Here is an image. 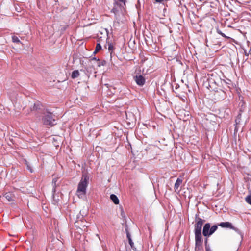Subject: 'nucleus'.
I'll return each instance as SVG.
<instances>
[{"instance_id": "27", "label": "nucleus", "mask_w": 251, "mask_h": 251, "mask_svg": "<svg viewBox=\"0 0 251 251\" xmlns=\"http://www.w3.org/2000/svg\"><path fill=\"white\" fill-rule=\"evenodd\" d=\"M121 215H122V216H124V211H123V209H122V211H121Z\"/></svg>"}, {"instance_id": "11", "label": "nucleus", "mask_w": 251, "mask_h": 251, "mask_svg": "<svg viewBox=\"0 0 251 251\" xmlns=\"http://www.w3.org/2000/svg\"><path fill=\"white\" fill-rule=\"evenodd\" d=\"M182 181L183 180L181 178H178L177 179L174 186V189L175 190V191L178 189L180 185L182 184Z\"/></svg>"}, {"instance_id": "6", "label": "nucleus", "mask_w": 251, "mask_h": 251, "mask_svg": "<svg viewBox=\"0 0 251 251\" xmlns=\"http://www.w3.org/2000/svg\"><path fill=\"white\" fill-rule=\"evenodd\" d=\"M218 226L223 228H229L236 231H239V229L237 228L234 227L232 224L228 222H221L218 224Z\"/></svg>"}, {"instance_id": "4", "label": "nucleus", "mask_w": 251, "mask_h": 251, "mask_svg": "<svg viewBox=\"0 0 251 251\" xmlns=\"http://www.w3.org/2000/svg\"><path fill=\"white\" fill-rule=\"evenodd\" d=\"M195 235V251H202L203 250V239L202 232H194Z\"/></svg>"}, {"instance_id": "21", "label": "nucleus", "mask_w": 251, "mask_h": 251, "mask_svg": "<svg viewBox=\"0 0 251 251\" xmlns=\"http://www.w3.org/2000/svg\"><path fill=\"white\" fill-rule=\"evenodd\" d=\"M240 100V102L239 103V105L240 106H241V107L242 108V107H243V106L244 104H245V103H244V102L243 101V100Z\"/></svg>"}, {"instance_id": "26", "label": "nucleus", "mask_w": 251, "mask_h": 251, "mask_svg": "<svg viewBox=\"0 0 251 251\" xmlns=\"http://www.w3.org/2000/svg\"><path fill=\"white\" fill-rule=\"evenodd\" d=\"M114 13H115V17H116V19L117 20H118V19L117 18V13L114 12Z\"/></svg>"}, {"instance_id": "20", "label": "nucleus", "mask_w": 251, "mask_h": 251, "mask_svg": "<svg viewBox=\"0 0 251 251\" xmlns=\"http://www.w3.org/2000/svg\"><path fill=\"white\" fill-rule=\"evenodd\" d=\"M208 237H205V239H204V245L207 249V247H208V246H209V245L208 244Z\"/></svg>"}, {"instance_id": "34", "label": "nucleus", "mask_w": 251, "mask_h": 251, "mask_svg": "<svg viewBox=\"0 0 251 251\" xmlns=\"http://www.w3.org/2000/svg\"><path fill=\"white\" fill-rule=\"evenodd\" d=\"M26 251H31L30 250H29V249L27 250Z\"/></svg>"}, {"instance_id": "23", "label": "nucleus", "mask_w": 251, "mask_h": 251, "mask_svg": "<svg viewBox=\"0 0 251 251\" xmlns=\"http://www.w3.org/2000/svg\"><path fill=\"white\" fill-rule=\"evenodd\" d=\"M27 168L28 170H29L30 171V172H33V170L32 169V168H31V167L28 165V164H27Z\"/></svg>"}, {"instance_id": "14", "label": "nucleus", "mask_w": 251, "mask_h": 251, "mask_svg": "<svg viewBox=\"0 0 251 251\" xmlns=\"http://www.w3.org/2000/svg\"><path fill=\"white\" fill-rule=\"evenodd\" d=\"M12 40L13 42L16 43H21V42L19 39L18 37L16 36H13L12 37Z\"/></svg>"}, {"instance_id": "1", "label": "nucleus", "mask_w": 251, "mask_h": 251, "mask_svg": "<svg viewBox=\"0 0 251 251\" xmlns=\"http://www.w3.org/2000/svg\"><path fill=\"white\" fill-rule=\"evenodd\" d=\"M89 177L86 175H83L78 183L76 193L79 198L83 197L86 194V188L88 183Z\"/></svg>"}, {"instance_id": "17", "label": "nucleus", "mask_w": 251, "mask_h": 251, "mask_svg": "<svg viewBox=\"0 0 251 251\" xmlns=\"http://www.w3.org/2000/svg\"><path fill=\"white\" fill-rule=\"evenodd\" d=\"M115 4H118V2H120L123 4L124 5H126V0H114Z\"/></svg>"}, {"instance_id": "30", "label": "nucleus", "mask_w": 251, "mask_h": 251, "mask_svg": "<svg viewBox=\"0 0 251 251\" xmlns=\"http://www.w3.org/2000/svg\"><path fill=\"white\" fill-rule=\"evenodd\" d=\"M245 54L246 56H248V53L246 51H245Z\"/></svg>"}, {"instance_id": "10", "label": "nucleus", "mask_w": 251, "mask_h": 251, "mask_svg": "<svg viewBox=\"0 0 251 251\" xmlns=\"http://www.w3.org/2000/svg\"><path fill=\"white\" fill-rule=\"evenodd\" d=\"M43 108V106L39 102L37 101L34 104L33 109L32 110H42Z\"/></svg>"}, {"instance_id": "29", "label": "nucleus", "mask_w": 251, "mask_h": 251, "mask_svg": "<svg viewBox=\"0 0 251 251\" xmlns=\"http://www.w3.org/2000/svg\"><path fill=\"white\" fill-rule=\"evenodd\" d=\"M128 113L129 115V116H130V115L132 114V112L130 111H128Z\"/></svg>"}, {"instance_id": "31", "label": "nucleus", "mask_w": 251, "mask_h": 251, "mask_svg": "<svg viewBox=\"0 0 251 251\" xmlns=\"http://www.w3.org/2000/svg\"><path fill=\"white\" fill-rule=\"evenodd\" d=\"M125 114L126 115V116H127V112H126V111H125Z\"/></svg>"}, {"instance_id": "18", "label": "nucleus", "mask_w": 251, "mask_h": 251, "mask_svg": "<svg viewBox=\"0 0 251 251\" xmlns=\"http://www.w3.org/2000/svg\"><path fill=\"white\" fill-rule=\"evenodd\" d=\"M217 32L221 35V36H222L223 37H225V38H227V39H229V37H227L226 36L224 33H223L221 30H220L219 29H217Z\"/></svg>"}, {"instance_id": "19", "label": "nucleus", "mask_w": 251, "mask_h": 251, "mask_svg": "<svg viewBox=\"0 0 251 251\" xmlns=\"http://www.w3.org/2000/svg\"><path fill=\"white\" fill-rule=\"evenodd\" d=\"M241 117V114L239 113L236 119L235 120V122H236V124L239 123Z\"/></svg>"}, {"instance_id": "28", "label": "nucleus", "mask_w": 251, "mask_h": 251, "mask_svg": "<svg viewBox=\"0 0 251 251\" xmlns=\"http://www.w3.org/2000/svg\"><path fill=\"white\" fill-rule=\"evenodd\" d=\"M6 198L8 200V201H11V200H10V199H9V196H8V195H7L6 196Z\"/></svg>"}, {"instance_id": "7", "label": "nucleus", "mask_w": 251, "mask_h": 251, "mask_svg": "<svg viewBox=\"0 0 251 251\" xmlns=\"http://www.w3.org/2000/svg\"><path fill=\"white\" fill-rule=\"evenodd\" d=\"M134 79L137 85L139 86H143L145 83V78L141 75H136L134 77Z\"/></svg>"}, {"instance_id": "15", "label": "nucleus", "mask_w": 251, "mask_h": 251, "mask_svg": "<svg viewBox=\"0 0 251 251\" xmlns=\"http://www.w3.org/2000/svg\"><path fill=\"white\" fill-rule=\"evenodd\" d=\"M245 201L251 205V195H249L245 198Z\"/></svg>"}, {"instance_id": "9", "label": "nucleus", "mask_w": 251, "mask_h": 251, "mask_svg": "<svg viewBox=\"0 0 251 251\" xmlns=\"http://www.w3.org/2000/svg\"><path fill=\"white\" fill-rule=\"evenodd\" d=\"M57 179L58 178H54L52 180V185H53V189H52V193H53V201H54V204H55L57 201H56L55 200H54V194L56 192V188L57 187V186L58 185V184H57L56 182L57 181Z\"/></svg>"}, {"instance_id": "5", "label": "nucleus", "mask_w": 251, "mask_h": 251, "mask_svg": "<svg viewBox=\"0 0 251 251\" xmlns=\"http://www.w3.org/2000/svg\"><path fill=\"white\" fill-rule=\"evenodd\" d=\"M195 224L194 225V232H201V228L205 220L199 217L198 214L195 215Z\"/></svg>"}, {"instance_id": "3", "label": "nucleus", "mask_w": 251, "mask_h": 251, "mask_svg": "<svg viewBox=\"0 0 251 251\" xmlns=\"http://www.w3.org/2000/svg\"><path fill=\"white\" fill-rule=\"evenodd\" d=\"M218 229V226L214 225L211 226L209 223H206L203 227L202 234L205 237H209Z\"/></svg>"}, {"instance_id": "33", "label": "nucleus", "mask_w": 251, "mask_h": 251, "mask_svg": "<svg viewBox=\"0 0 251 251\" xmlns=\"http://www.w3.org/2000/svg\"><path fill=\"white\" fill-rule=\"evenodd\" d=\"M93 59H95V60H96V57H94L93 58Z\"/></svg>"}, {"instance_id": "25", "label": "nucleus", "mask_w": 251, "mask_h": 251, "mask_svg": "<svg viewBox=\"0 0 251 251\" xmlns=\"http://www.w3.org/2000/svg\"><path fill=\"white\" fill-rule=\"evenodd\" d=\"M205 250H206V251H210L209 246H208V247H207V249L205 247Z\"/></svg>"}, {"instance_id": "24", "label": "nucleus", "mask_w": 251, "mask_h": 251, "mask_svg": "<svg viewBox=\"0 0 251 251\" xmlns=\"http://www.w3.org/2000/svg\"><path fill=\"white\" fill-rule=\"evenodd\" d=\"M157 2L161 3L164 0H155Z\"/></svg>"}, {"instance_id": "13", "label": "nucleus", "mask_w": 251, "mask_h": 251, "mask_svg": "<svg viewBox=\"0 0 251 251\" xmlns=\"http://www.w3.org/2000/svg\"><path fill=\"white\" fill-rule=\"evenodd\" d=\"M79 75V72L78 70H75L74 71L71 75V77L72 78H75L78 77Z\"/></svg>"}, {"instance_id": "2", "label": "nucleus", "mask_w": 251, "mask_h": 251, "mask_svg": "<svg viewBox=\"0 0 251 251\" xmlns=\"http://www.w3.org/2000/svg\"><path fill=\"white\" fill-rule=\"evenodd\" d=\"M55 116L52 113L49 111H46L44 113L42 117V121L45 125H48L50 126L56 124Z\"/></svg>"}, {"instance_id": "32", "label": "nucleus", "mask_w": 251, "mask_h": 251, "mask_svg": "<svg viewBox=\"0 0 251 251\" xmlns=\"http://www.w3.org/2000/svg\"><path fill=\"white\" fill-rule=\"evenodd\" d=\"M187 112L188 113H189L190 111H187ZM187 115H188V116L189 115V113H187Z\"/></svg>"}, {"instance_id": "22", "label": "nucleus", "mask_w": 251, "mask_h": 251, "mask_svg": "<svg viewBox=\"0 0 251 251\" xmlns=\"http://www.w3.org/2000/svg\"><path fill=\"white\" fill-rule=\"evenodd\" d=\"M114 49L113 45L111 44L108 45V50L109 51H112Z\"/></svg>"}, {"instance_id": "8", "label": "nucleus", "mask_w": 251, "mask_h": 251, "mask_svg": "<svg viewBox=\"0 0 251 251\" xmlns=\"http://www.w3.org/2000/svg\"><path fill=\"white\" fill-rule=\"evenodd\" d=\"M126 237H127V238L128 239L129 244H130L131 248H132L133 250L136 251V248H135V247L134 246V243L131 239V235L128 231L127 227H126Z\"/></svg>"}, {"instance_id": "12", "label": "nucleus", "mask_w": 251, "mask_h": 251, "mask_svg": "<svg viewBox=\"0 0 251 251\" xmlns=\"http://www.w3.org/2000/svg\"><path fill=\"white\" fill-rule=\"evenodd\" d=\"M110 198L115 204H119V200L116 195L115 194H111L110 196Z\"/></svg>"}, {"instance_id": "16", "label": "nucleus", "mask_w": 251, "mask_h": 251, "mask_svg": "<svg viewBox=\"0 0 251 251\" xmlns=\"http://www.w3.org/2000/svg\"><path fill=\"white\" fill-rule=\"evenodd\" d=\"M101 49V46L100 43H97L96 45L95 50L94 53H96Z\"/></svg>"}]
</instances>
